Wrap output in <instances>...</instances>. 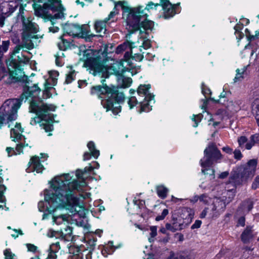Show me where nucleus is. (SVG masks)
Returning <instances> with one entry per match:
<instances>
[{
  "label": "nucleus",
  "instance_id": "nucleus-1",
  "mask_svg": "<svg viewBox=\"0 0 259 259\" xmlns=\"http://www.w3.org/2000/svg\"><path fill=\"white\" fill-rule=\"evenodd\" d=\"M71 179V177L67 174L56 177L52 181L51 186L53 191L45 194V199L51 206L55 209L66 205L82 207V200L75 196V193L82 190L87 186L86 182L83 180L70 182Z\"/></svg>",
  "mask_w": 259,
  "mask_h": 259
},
{
  "label": "nucleus",
  "instance_id": "nucleus-2",
  "mask_svg": "<svg viewBox=\"0 0 259 259\" xmlns=\"http://www.w3.org/2000/svg\"><path fill=\"white\" fill-rule=\"evenodd\" d=\"M40 89L37 85L32 87L25 85L23 92L20 98L21 100H26L28 97L33 98L30 103L29 109L30 112L35 113L37 116L32 118L30 124L35 125L40 123V126L45 130V132H51L53 130V125L51 123L53 119V115L49 111H54L56 107L53 105H47L41 101L36 99L40 92Z\"/></svg>",
  "mask_w": 259,
  "mask_h": 259
},
{
  "label": "nucleus",
  "instance_id": "nucleus-3",
  "mask_svg": "<svg viewBox=\"0 0 259 259\" xmlns=\"http://www.w3.org/2000/svg\"><path fill=\"white\" fill-rule=\"evenodd\" d=\"M97 54L98 53L93 50H86L83 53L84 66L88 67L94 76L99 75L101 78H107L110 73L119 76L125 71V67L121 62H116L108 67L105 66Z\"/></svg>",
  "mask_w": 259,
  "mask_h": 259
},
{
  "label": "nucleus",
  "instance_id": "nucleus-4",
  "mask_svg": "<svg viewBox=\"0 0 259 259\" xmlns=\"http://www.w3.org/2000/svg\"><path fill=\"white\" fill-rule=\"evenodd\" d=\"M222 158L223 155L215 144L209 143L204 151V157L200 161L202 172L204 175L209 174L214 178V170L212 165L214 162H219Z\"/></svg>",
  "mask_w": 259,
  "mask_h": 259
},
{
  "label": "nucleus",
  "instance_id": "nucleus-5",
  "mask_svg": "<svg viewBox=\"0 0 259 259\" xmlns=\"http://www.w3.org/2000/svg\"><path fill=\"white\" fill-rule=\"evenodd\" d=\"M105 78L101 80L102 85L93 86L91 89V94L97 96L98 98L102 99L101 104L107 111L111 110L114 114L116 115L120 112V106L118 104H113L112 99L110 98V93L111 92L112 85L107 86L104 84Z\"/></svg>",
  "mask_w": 259,
  "mask_h": 259
},
{
  "label": "nucleus",
  "instance_id": "nucleus-6",
  "mask_svg": "<svg viewBox=\"0 0 259 259\" xmlns=\"http://www.w3.org/2000/svg\"><path fill=\"white\" fill-rule=\"evenodd\" d=\"M118 6L121 7L123 11V18L126 19L127 25L132 26L135 28H137L139 20L134 16V13L137 12V9H133V8H130L124 6V2H122L119 1L115 3L113 10L110 12L108 18H106L105 20L108 22L118 14V10L117 9Z\"/></svg>",
  "mask_w": 259,
  "mask_h": 259
},
{
  "label": "nucleus",
  "instance_id": "nucleus-7",
  "mask_svg": "<svg viewBox=\"0 0 259 259\" xmlns=\"http://www.w3.org/2000/svg\"><path fill=\"white\" fill-rule=\"evenodd\" d=\"M22 102L20 98L7 99L0 107V114L6 118L7 122L16 120Z\"/></svg>",
  "mask_w": 259,
  "mask_h": 259
},
{
  "label": "nucleus",
  "instance_id": "nucleus-8",
  "mask_svg": "<svg viewBox=\"0 0 259 259\" xmlns=\"http://www.w3.org/2000/svg\"><path fill=\"white\" fill-rule=\"evenodd\" d=\"M35 2L44 3L41 7L37 4H33L35 14L39 17L48 15L49 11L61 12L63 10L61 2L58 0H34Z\"/></svg>",
  "mask_w": 259,
  "mask_h": 259
},
{
  "label": "nucleus",
  "instance_id": "nucleus-9",
  "mask_svg": "<svg viewBox=\"0 0 259 259\" xmlns=\"http://www.w3.org/2000/svg\"><path fill=\"white\" fill-rule=\"evenodd\" d=\"M142 8V7H138L137 8H133V9H137V12L134 13V16L137 18L139 21L138 27L137 28H135L132 26H128L130 31L134 32L138 30L139 29L140 26L144 28L145 30L151 29L153 27V22L147 20V14L145 13L143 10H141Z\"/></svg>",
  "mask_w": 259,
  "mask_h": 259
},
{
  "label": "nucleus",
  "instance_id": "nucleus-10",
  "mask_svg": "<svg viewBox=\"0 0 259 259\" xmlns=\"http://www.w3.org/2000/svg\"><path fill=\"white\" fill-rule=\"evenodd\" d=\"M257 164V160L256 159H250L247 162L242 172L244 175V178H246L248 179L254 176L255 173Z\"/></svg>",
  "mask_w": 259,
  "mask_h": 259
},
{
  "label": "nucleus",
  "instance_id": "nucleus-11",
  "mask_svg": "<svg viewBox=\"0 0 259 259\" xmlns=\"http://www.w3.org/2000/svg\"><path fill=\"white\" fill-rule=\"evenodd\" d=\"M21 19L23 22V32L27 34H34L38 31L37 25L32 23L28 19H25L23 16H21Z\"/></svg>",
  "mask_w": 259,
  "mask_h": 259
},
{
  "label": "nucleus",
  "instance_id": "nucleus-12",
  "mask_svg": "<svg viewBox=\"0 0 259 259\" xmlns=\"http://www.w3.org/2000/svg\"><path fill=\"white\" fill-rule=\"evenodd\" d=\"M44 169L43 165L40 163L39 157L36 156L31 158L29 162V167L27 168L28 172L36 171L39 173L42 172Z\"/></svg>",
  "mask_w": 259,
  "mask_h": 259
},
{
  "label": "nucleus",
  "instance_id": "nucleus-13",
  "mask_svg": "<svg viewBox=\"0 0 259 259\" xmlns=\"http://www.w3.org/2000/svg\"><path fill=\"white\" fill-rule=\"evenodd\" d=\"M160 5L163 8L165 18H168L175 15V6L172 5L168 0H161Z\"/></svg>",
  "mask_w": 259,
  "mask_h": 259
},
{
  "label": "nucleus",
  "instance_id": "nucleus-14",
  "mask_svg": "<svg viewBox=\"0 0 259 259\" xmlns=\"http://www.w3.org/2000/svg\"><path fill=\"white\" fill-rule=\"evenodd\" d=\"M66 33L70 36H82L84 33L83 28L77 24H71L66 26L65 28Z\"/></svg>",
  "mask_w": 259,
  "mask_h": 259
},
{
  "label": "nucleus",
  "instance_id": "nucleus-15",
  "mask_svg": "<svg viewBox=\"0 0 259 259\" xmlns=\"http://www.w3.org/2000/svg\"><path fill=\"white\" fill-rule=\"evenodd\" d=\"M0 81L5 84H11L18 81V77L14 75V73L6 71H0Z\"/></svg>",
  "mask_w": 259,
  "mask_h": 259
},
{
  "label": "nucleus",
  "instance_id": "nucleus-16",
  "mask_svg": "<svg viewBox=\"0 0 259 259\" xmlns=\"http://www.w3.org/2000/svg\"><path fill=\"white\" fill-rule=\"evenodd\" d=\"M111 93H110L109 97L112 99L113 101V99H114L115 101H117V103H113V104H118L119 106H120L119 104V102H121L124 101L125 98L124 95L122 92H119L117 90V87L112 85V88ZM120 109L121 110V107H120Z\"/></svg>",
  "mask_w": 259,
  "mask_h": 259
},
{
  "label": "nucleus",
  "instance_id": "nucleus-17",
  "mask_svg": "<svg viewBox=\"0 0 259 259\" xmlns=\"http://www.w3.org/2000/svg\"><path fill=\"white\" fill-rule=\"evenodd\" d=\"M150 85H140L137 90V93L139 96H145V99L149 101L154 100V95L149 93Z\"/></svg>",
  "mask_w": 259,
  "mask_h": 259
},
{
  "label": "nucleus",
  "instance_id": "nucleus-18",
  "mask_svg": "<svg viewBox=\"0 0 259 259\" xmlns=\"http://www.w3.org/2000/svg\"><path fill=\"white\" fill-rule=\"evenodd\" d=\"M34 38H36L34 34H27L26 33H22V46L28 50L32 49L34 48V45L31 39Z\"/></svg>",
  "mask_w": 259,
  "mask_h": 259
},
{
  "label": "nucleus",
  "instance_id": "nucleus-19",
  "mask_svg": "<svg viewBox=\"0 0 259 259\" xmlns=\"http://www.w3.org/2000/svg\"><path fill=\"white\" fill-rule=\"evenodd\" d=\"M244 176L242 172L240 174L237 172L232 174L229 178V183H232L235 186L239 185L248 180Z\"/></svg>",
  "mask_w": 259,
  "mask_h": 259
},
{
  "label": "nucleus",
  "instance_id": "nucleus-20",
  "mask_svg": "<svg viewBox=\"0 0 259 259\" xmlns=\"http://www.w3.org/2000/svg\"><path fill=\"white\" fill-rule=\"evenodd\" d=\"M23 132L21 129V124L17 123L15 127L12 128L11 131V138L14 141H18L22 138L21 133Z\"/></svg>",
  "mask_w": 259,
  "mask_h": 259
},
{
  "label": "nucleus",
  "instance_id": "nucleus-21",
  "mask_svg": "<svg viewBox=\"0 0 259 259\" xmlns=\"http://www.w3.org/2000/svg\"><path fill=\"white\" fill-rule=\"evenodd\" d=\"M60 249L59 242L52 244L48 250L49 254L47 259H56L57 257V253Z\"/></svg>",
  "mask_w": 259,
  "mask_h": 259
},
{
  "label": "nucleus",
  "instance_id": "nucleus-22",
  "mask_svg": "<svg viewBox=\"0 0 259 259\" xmlns=\"http://www.w3.org/2000/svg\"><path fill=\"white\" fill-rule=\"evenodd\" d=\"M253 237L252 227L247 226L242 232L241 235V240L245 243L249 241Z\"/></svg>",
  "mask_w": 259,
  "mask_h": 259
},
{
  "label": "nucleus",
  "instance_id": "nucleus-23",
  "mask_svg": "<svg viewBox=\"0 0 259 259\" xmlns=\"http://www.w3.org/2000/svg\"><path fill=\"white\" fill-rule=\"evenodd\" d=\"M117 81L118 86L122 88H127L131 85L132 80L130 77H125L122 75H120L117 77Z\"/></svg>",
  "mask_w": 259,
  "mask_h": 259
},
{
  "label": "nucleus",
  "instance_id": "nucleus-24",
  "mask_svg": "<svg viewBox=\"0 0 259 259\" xmlns=\"http://www.w3.org/2000/svg\"><path fill=\"white\" fill-rule=\"evenodd\" d=\"M69 215L68 214H63L58 216H54V222L57 225H67L69 223Z\"/></svg>",
  "mask_w": 259,
  "mask_h": 259
},
{
  "label": "nucleus",
  "instance_id": "nucleus-25",
  "mask_svg": "<svg viewBox=\"0 0 259 259\" xmlns=\"http://www.w3.org/2000/svg\"><path fill=\"white\" fill-rule=\"evenodd\" d=\"M256 144H259V134H255L250 136V141L245 144V148L250 150Z\"/></svg>",
  "mask_w": 259,
  "mask_h": 259
},
{
  "label": "nucleus",
  "instance_id": "nucleus-26",
  "mask_svg": "<svg viewBox=\"0 0 259 259\" xmlns=\"http://www.w3.org/2000/svg\"><path fill=\"white\" fill-rule=\"evenodd\" d=\"M69 253L72 254L70 256L73 259H79L82 258V253L77 247L71 246L69 248Z\"/></svg>",
  "mask_w": 259,
  "mask_h": 259
},
{
  "label": "nucleus",
  "instance_id": "nucleus-27",
  "mask_svg": "<svg viewBox=\"0 0 259 259\" xmlns=\"http://www.w3.org/2000/svg\"><path fill=\"white\" fill-rule=\"evenodd\" d=\"M252 111L255 114L257 123L259 126V99H255L252 103Z\"/></svg>",
  "mask_w": 259,
  "mask_h": 259
},
{
  "label": "nucleus",
  "instance_id": "nucleus-28",
  "mask_svg": "<svg viewBox=\"0 0 259 259\" xmlns=\"http://www.w3.org/2000/svg\"><path fill=\"white\" fill-rule=\"evenodd\" d=\"M168 190L164 186H158L156 187V192L158 196L161 199L166 197Z\"/></svg>",
  "mask_w": 259,
  "mask_h": 259
},
{
  "label": "nucleus",
  "instance_id": "nucleus-29",
  "mask_svg": "<svg viewBox=\"0 0 259 259\" xmlns=\"http://www.w3.org/2000/svg\"><path fill=\"white\" fill-rule=\"evenodd\" d=\"M63 36H61L62 37ZM72 45L71 42L67 39L61 38V41L58 42V46L60 50L65 51L70 48Z\"/></svg>",
  "mask_w": 259,
  "mask_h": 259
},
{
  "label": "nucleus",
  "instance_id": "nucleus-30",
  "mask_svg": "<svg viewBox=\"0 0 259 259\" xmlns=\"http://www.w3.org/2000/svg\"><path fill=\"white\" fill-rule=\"evenodd\" d=\"M107 22L104 20V21H97L95 22L94 27L97 32H101L103 31H106V23Z\"/></svg>",
  "mask_w": 259,
  "mask_h": 259
},
{
  "label": "nucleus",
  "instance_id": "nucleus-31",
  "mask_svg": "<svg viewBox=\"0 0 259 259\" xmlns=\"http://www.w3.org/2000/svg\"><path fill=\"white\" fill-rule=\"evenodd\" d=\"M132 44L129 41H126L118 46L116 49V53H120L123 51H131Z\"/></svg>",
  "mask_w": 259,
  "mask_h": 259
},
{
  "label": "nucleus",
  "instance_id": "nucleus-32",
  "mask_svg": "<svg viewBox=\"0 0 259 259\" xmlns=\"http://www.w3.org/2000/svg\"><path fill=\"white\" fill-rule=\"evenodd\" d=\"M151 101L144 99V101L141 102L140 112H148L151 110V106L150 105V102Z\"/></svg>",
  "mask_w": 259,
  "mask_h": 259
},
{
  "label": "nucleus",
  "instance_id": "nucleus-33",
  "mask_svg": "<svg viewBox=\"0 0 259 259\" xmlns=\"http://www.w3.org/2000/svg\"><path fill=\"white\" fill-rule=\"evenodd\" d=\"M87 146L91 152L92 155L95 158H97L99 156L100 152L99 150L96 149L94 143L90 141L88 143Z\"/></svg>",
  "mask_w": 259,
  "mask_h": 259
},
{
  "label": "nucleus",
  "instance_id": "nucleus-34",
  "mask_svg": "<svg viewBox=\"0 0 259 259\" xmlns=\"http://www.w3.org/2000/svg\"><path fill=\"white\" fill-rule=\"evenodd\" d=\"M242 205L244 210L249 212L253 208V203L250 199H248L245 201Z\"/></svg>",
  "mask_w": 259,
  "mask_h": 259
},
{
  "label": "nucleus",
  "instance_id": "nucleus-35",
  "mask_svg": "<svg viewBox=\"0 0 259 259\" xmlns=\"http://www.w3.org/2000/svg\"><path fill=\"white\" fill-rule=\"evenodd\" d=\"M236 71H237V74L234 78L235 82L241 80L243 78V75H244V72H246V69L244 68L241 69V70L238 69L236 70Z\"/></svg>",
  "mask_w": 259,
  "mask_h": 259
},
{
  "label": "nucleus",
  "instance_id": "nucleus-36",
  "mask_svg": "<svg viewBox=\"0 0 259 259\" xmlns=\"http://www.w3.org/2000/svg\"><path fill=\"white\" fill-rule=\"evenodd\" d=\"M67 225H64L65 227L63 228V229H61L60 231L62 235H64V236H70L72 234V228L70 227L69 226Z\"/></svg>",
  "mask_w": 259,
  "mask_h": 259
},
{
  "label": "nucleus",
  "instance_id": "nucleus-37",
  "mask_svg": "<svg viewBox=\"0 0 259 259\" xmlns=\"http://www.w3.org/2000/svg\"><path fill=\"white\" fill-rule=\"evenodd\" d=\"M85 240L87 242L90 247L93 248L95 246V243L96 242V238L93 236H86L85 237Z\"/></svg>",
  "mask_w": 259,
  "mask_h": 259
},
{
  "label": "nucleus",
  "instance_id": "nucleus-38",
  "mask_svg": "<svg viewBox=\"0 0 259 259\" xmlns=\"http://www.w3.org/2000/svg\"><path fill=\"white\" fill-rule=\"evenodd\" d=\"M150 238L149 239L150 242L153 241V238L157 235V227L156 226H151L150 228Z\"/></svg>",
  "mask_w": 259,
  "mask_h": 259
},
{
  "label": "nucleus",
  "instance_id": "nucleus-39",
  "mask_svg": "<svg viewBox=\"0 0 259 259\" xmlns=\"http://www.w3.org/2000/svg\"><path fill=\"white\" fill-rule=\"evenodd\" d=\"M238 143L239 144V146L241 148H243L245 146L244 144L247 143V138L245 136H241L238 138Z\"/></svg>",
  "mask_w": 259,
  "mask_h": 259
},
{
  "label": "nucleus",
  "instance_id": "nucleus-40",
  "mask_svg": "<svg viewBox=\"0 0 259 259\" xmlns=\"http://www.w3.org/2000/svg\"><path fill=\"white\" fill-rule=\"evenodd\" d=\"M168 214V210L167 209H164L160 215H157L155 220L156 221H160L164 219L165 217Z\"/></svg>",
  "mask_w": 259,
  "mask_h": 259
},
{
  "label": "nucleus",
  "instance_id": "nucleus-41",
  "mask_svg": "<svg viewBox=\"0 0 259 259\" xmlns=\"http://www.w3.org/2000/svg\"><path fill=\"white\" fill-rule=\"evenodd\" d=\"M75 75V73L74 71H70L66 76V78L65 80V82L66 83H69L71 82V81L74 79Z\"/></svg>",
  "mask_w": 259,
  "mask_h": 259
},
{
  "label": "nucleus",
  "instance_id": "nucleus-42",
  "mask_svg": "<svg viewBox=\"0 0 259 259\" xmlns=\"http://www.w3.org/2000/svg\"><path fill=\"white\" fill-rule=\"evenodd\" d=\"M127 103L130 108L132 109L137 104L138 101L135 97H131L128 99Z\"/></svg>",
  "mask_w": 259,
  "mask_h": 259
},
{
  "label": "nucleus",
  "instance_id": "nucleus-43",
  "mask_svg": "<svg viewBox=\"0 0 259 259\" xmlns=\"http://www.w3.org/2000/svg\"><path fill=\"white\" fill-rule=\"evenodd\" d=\"M4 255L5 256V259H13L15 257L14 253H12L10 249H7L4 251Z\"/></svg>",
  "mask_w": 259,
  "mask_h": 259
},
{
  "label": "nucleus",
  "instance_id": "nucleus-44",
  "mask_svg": "<svg viewBox=\"0 0 259 259\" xmlns=\"http://www.w3.org/2000/svg\"><path fill=\"white\" fill-rule=\"evenodd\" d=\"M200 201L202 202L204 204H206L209 202L210 198L206 194H202L199 197Z\"/></svg>",
  "mask_w": 259,
  "mask_h": 259
},
{
  "label": "nucleus",
  "instance_id": "nucleus-45",
  "mask_svg": "<svg viewBox=\"0 0 259 259\" xmlns=\"http://www.w3.org/2000/svg\"><path fill=\"white\" fill-rule=\"evenodd\" d=\"M233 153H234V157L235 159L240 160L242 158V157H243V155H242L240 150L235 149L234 150V151L233 152Z\"/></svg>",
  "mask_w": 259,
  "mask_h": 259
},
{
  "label": "nucleus",
  "instance_id": "nucleus-46",
  "mask_svg": "<svg viewBox=\"0 0 259 259\" xmlns=\"http://www.w3.org/2000/svg\"><path fill=\"white\" fill-rule=\"evenodd\" d=\"M24 145L22 143H20L17 144L16 147L15 148V154H20L21 153L23 152V148Z\"/></svg>",
  "mask_w": 259,
  "mask_h": 259
},
{
  "label": "nucleus",
  "instance_id": "nucleus-47",
  "mask_svg": "<svg viewBox=\"0 0 259 259\" xmlns=\"http://www.w3.org/2000/svg\"><path fill=\"white\" fill-rule=\"evenodd\" d=\"M259 187V175L256 176L251 186V188L255 190Z\"/></svg>",
  "mask_w": 259,
  "mask_h": 259
},
{
  "label": "nucleus",
  "instance_id": "nucleus-48",
  "mask_svg": "<svg viewBox=\"0 0 259 259\" xmlns=\"http://www.w3.org/2000/svg\"><path fill=\"white\" fill-rule=\"evenodd\" d=\"M132 59H135L137 61H141L143 59V56L141 54H135L132 57Z\"/></svg>",
  "mask_w": 259,
  "mask_h": 259
},
{
  "label": "nucleus",
  "instance_id": "nucleus-49",
  "mask_svg": "<svg viewBox=\"0 0 259 259\" xmlns=\"http://www.w3.org/2000/svg\"><path fill=\"white\" fill-rule=\"evenodd\" d=\"M160 5L158 4H154L152 2H150L148 3V4L147 5L145 10H149L153 8V7L154 8H156L157 7L159 6Z\"/></svg>",
  "mask_w": 259,
  "mask_h": 259
},
{
  "label": "nucleus",
  "instance_id": "nucleus-50",
  "mask_svg": "<svg viewBox=\"0 0 259 259\" xmlns=\"http://www.w3.org/2000/svg\"><path fill=\"white\" fill-rule=\"evenodd\" d=\"M202 117V115L201 114H199L194 116V120L195 122V124H196L195 125V127H196L197 126L198 123L200 121Z\"/></svg>",
  "mask_w": 259,
  "mask_h": 259
},
{
  "label": "nucleus",
  "instance_id": "nucleus-51",
  "mask_svg": "<svg viewBox=\"0 0 259 259\" xmlns=\"http://www.w3.org/2000/svg\"><path fill=\"white\" fill-rule=\"evenodd\" d=\"M27 247L29 251L32 252H35L37 250V247L31 244H27Z\"/></svg>",
  "mask_w": 259,
  "mask_h": 259
},
{
  "label": "nucleus",
  "instance_id": "nucleus-52",
  "mask_svg": "<svg viewBox=\"0 0 259 259\" xmlns=\"http://www.w3.org/2000/svg\"><path fill=\"white\" fill-rule=\"evenodd\" d=\"M6 151L8 153V155L9 156H12L13 155H16L15 151L13 148L7 147L6 149Z\"/></svg>",
  "mask_w": 259,
  "mask_h": 259
},
{
  "label": "nucleus",
  "instance_id": "nucleus-53",
  "mask_svg": "<svg viewBox=\"0 0 259 259\" xmlns=\"http://www.w3.org/2000/svg\"><path fill=\"white\" fill-rule=\"evenodd\" d=\"M201 221L199 220H196L195 223L192 225L191 229L199 228L201 225Z\"/></svg>",
  "mask_w": 259,
  "mask_h": 259
},
{
  "label": "nucleus",
  "instance_id": "nucleus-54",
  "mask_svg": "<svg viewBox=\"0 0 259 259\" xmlns=\"http://www.w3.org/2000/svg\"><path fill=\"white\" fill-rule=\"evenodd\" d=\"M131 51H130V50L126 51V52L124 55V58L126 62L128 61L129 60H130L131 58H132Z\"/></svg>",
  "mask_w": 259,
  "mask_h": 259
},
{
  "label": "nucleus",
  "instance_id": "nucleus-55",
  "mask_svg": "<svg viewBox=\"0 0 259 259\" xmlns=\"http://www.w3.org/2000/svg\"><path fill=\"white\" fill-rule=\"evenodd\" d=\"M245 219L244 217L240 218L238 220L237 226H241L244 227L245 226Z\"/></svg>",
  "mask_w": 259,
  "mask_h": 259
},
{
  "label": "nucleus",
  "instance_id": "nucleus-56",
  "mask_svg": "<svg viewBox=\"0 0 259 259\" xmlns=\"http://www.w3.org/2000/svg\"><path fill=\"white\" fill-rule=\"evenodd\" d=\"M166 229V230H170L173 232H175L176 231V229H175L173 226H172L171 224L169 223H167L165 225Z\"/></svg>",
  "mask_w": 259,
  "mask_h": 259
},
{
  "label": "nucleus",
  "instance_id": "nucleus-57",
  "mask_svg": "<svg viewBox=\"0 0 259 259\" xmlns=\"http://www.w3.org/2000/svg\"><path fill=\"white\" fill-rule=\"evenodd\" d=\"M23 47L22 46V45H21V46H17L14 49V50L13 51V54L14 55L17 54V53H19L20 51L21 50V49H22V48H23Z\"/></svg>",
  "mask_w": 259,
  "mask_h": 259
},
{
  "label": "nucleus",
  "instance_id": "nucleus-58",
  "mask_svg": "<svg viewBox=\"0 0 259 259\" xmlns=\"http://www.w3.org/2000/svg\"><path fill=\"white\" fill-rule=\"evenodd\" d=\"M23 59H21L20 58V57L19 56H18V58H19V61L20 62H23L24 63H28L29 61V58L27 57L24 56V55H23Z\"/></svg>",
  "mask_w": 259,
  "mask_h": 259
},
{
  "label": "nucleus",
  "instance_id": "nucleus-59",
  "mask_svg": "<svg viewBox=\"0 0 259 259\" xmlns=\"http://www.w3.org/2000/svg\"><path fill=\"white\" fill-rule=\"evenodd\" d=\"M222 150L223 151L227 153L231 154L233 150L231 148H230L229 146H226L222 148Z\"/></svg>",
  "mask_w": 259,
  "mask_h": 259
},
{
  "label": "nucleus",
  "instance_id": "nucleus-60",
  "mask_svg": "<svg viewBox=\"0 0 259 259\" xmlns=\"http://www.w3.org/2000/svg\"><path fill=\"white\" fill-rule=\"evenodd\" d=\"M182 211L184 213H187L188 215H189V217H191V212L192 211V209L190 208H184L182 210Z\"/></svg>",
  "mask_w": 259,
  "mask_h": 259
},
{
  "label": "nucleus",
  "instance_id": "nucleus-61",
  "mask_svg": "<svg viewBox=\"0 0 259 259\" xmlns=\"http://www.w3.org/2000/svg\"><path fill=\"white\" fill-rule=\"evenodd\" d=\"M207 209H208L207 208H205L203 210V211L201 212V213H200V218L203 219L206 217L207 212Z\"/></svg>",
  "mask_w": 259,
  "mask_h": 259
},
{
  "label": "nucleus",
  "instance_id": "nucleus-62",
  "mask_svg": "<svg viewBox=\"0 0 259 259\" xmlns=\"http://www.w3.org/2000/svg\"><path fill=\"white\" fill-rule=\"evenodd\" d=\"M91 157V155L89 152H85L84 153L83 155V160H89Z\"/></svg>",
  "mask_w": 259,
  "mask_h": 259
},
{
  "label": "nucleus",
  "instance_id": "nucleus-63",
  "mask_svg": "<svg viewBox=\"0 0 259 259\" xmlns=\"http://www.w3.org/2000/svg\"><path fill=\"white\" fill-rule=\"evenodd\" d=\"M228 175L229 172L228 171H224L220 174L219 178L221 179H224L226 178Z\"/></svg>",
  "mask_w": 259,
  "mask_h": 259
},
{
  "label": "nucleus",
  "instance_id": "nucleus-64",
  "mask_svg": "<svg viewBox=\"0 0 259 259\" xmlns=\"http://www.w3.org/2000/svg\"><path fill=\"white\" fill-rule=\"evenodd\" d=\"M49 30H50V31H51V32L54 33V32H57L58 31L59 28L57 27H55V26H52V27H50L49 28Z\"/></svg>",
  "mask_w": 259,
  "mask_h": 259
}]
</instances>
